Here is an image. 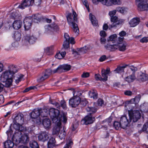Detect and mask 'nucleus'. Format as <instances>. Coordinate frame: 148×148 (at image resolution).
Instances as JSON below:
<instances>
[{"label": "nucleus", "mask_w": 148, "mask_h": 148, "mask_svg": "<svg viewBox=\"0 0 148 148\" xmlns=\"http://www.w3.org/2000/svg\"><path fill=\"white\" fill-rule=\"evenodd\" d=\"M129 119H127L126 116H122L120 119V123L121 125V127L125 129L128 126L132 119L134 122H136L141 117L140 114L138 110L133 111L132 110L128 111Z\"/></svg>", "instance_id": "nucleus-1"}, {"label": "nucleus", "mask_w": 148, "mask_h": 148, "mask_svg": "<svg viewBox=\"0 0 148 148\" xmlns=\"http://www.w3.org/2000/svg\"><path fill=\"white\" fill-rule=\"evenodd\" d=\"M49 115L53 122H56L60 121H63L64 123H66V114L62 112L60 114L58 110L54 108H51L49 109Z\"/></svg>", "instance_id": "nucleus-2"}, {"label": "nucleus", "mask_w": 148, "mask_h": 148, "mask_svg": "<svg viewBox=\"0 0 148 148\" xmlns=\"http://www.w3.org/2000/svg\"><path fill=\"white\" fill-rule=\"evenodd\" d=\"M77 15L75 11H73V14L69 13L66 16V18L69 25L71 26L73 32L77 35L79 34V30L77 24L75 22H77Z\"/></svg>", "instance_id": "nucleus-3"}, {"label": "nucleus", "mask_w": 148, "mask_h": 148, "mask_svg": "<svg viewBox=\"0 0 148 148\" xmlns=\"http://www.w3.org/2000/svg\"><path fill=\"white\" fill-rule=\"evenodd\" d=\"M41 1V0H24L18 8L24 9L25 7L32 5L33 3L36 5L39 6Z\"/></svg>", "instance_id": "nucleus-4"}, {"label": "nucleus", "mask_w": 148, "mask_h": 148, "mask_svg": "<svg viewBox=\"0 0 148 148\" xmlns=\"http://www.w3.org/2000/svg\"><path fill=\"white\" fill-rule=\"evenodd\" d=\"M81 103V99L78 96H73L69 100V105L72 108L77 107Z\"/></svg>", "instance_id": "nucleus-5"}, {"label": "nucleus", "mask_w": 148, "mask_h": 148, "mask_svg": "<svg viewBox=\"0 0 148 148\" xmlns=\"http://www.w3.org/2000/svg\"><path fill=\"white\" fill-rule=\"evenodd\" d=\"M52 73L51 69L46 70L45 72L43 73L38 78L37 80L39 82H41L48 78Z\"/></svg>", "instance_id": "nucleus-6"}, {"label": "nucleus", "mask_w": 148, "mask_h": 148, "mask_svg": "<svg viewBox=\"0 0 148 148\" xmlns=\"http://www.w3.org/2000/svg\"><path fill=\"white\" fill-rule=\"evenodd\" d=\"M136 3H138V9L140 11L148 10V4L142 0H136Z\"/></svg>", "instance_id": "nucleus-7"}, {"label": "nucleus", "mask_w": 148, "mask_h": 148, "mask_svg": "<svg viewBox=\"0 0 148 148\" xmlns=\"http://www.w3.org/2000/svg\"><path fill=\"white\" fill-rule=\"evenodd\" d=\"M95 120V118L94 117H92V115L89 114L82 120V122H83L84 124L88 125L93 123Z\"/></svg>", "instance_id": "nucleus-8"}, {"label": "nucleus", "mask_w": 148, "mask_h": 148, "mask_svg": "<svg viewBox=\"0 0 148 148\" xmlns=\"http://www.w3.org/2000/svg\"><path fill=\"white\" fill-rule=\"evenodd\" d=\"M32 21L31 17H26L24 20V27L25 30H29L31 27Z\"/></svg>", "instance_id": "nucleus-9"}, {"label": "nucleus", "mask_w": 148, "mask_h": 148, "mask_svg": "<svg viewBox=\"0 0 148 148\" xmlns=\"http://www.w3.org/2000/svg\"><path fill=\"white\" fill-rule=\"evenodd\" d=\"M37 40V38L34 37L33 36H27L25 37L24 42L25 43V45H27V43L28 42L30 44H33L35 43Z\"/></svg>", "instance_id": "nucleus-10"}, {"label": "nucleus", "mask_w": 148, "mask_h": 148, "mask_svg": "<svg viewBox=\"0 0 148 148\" xmlns=\"http://www.w3.org/2000/svg\"><path fill=\"white\" fill-rule=\"evenodd\" d=\"M61 121H58L56 122H53L55 123V125L53 127V129L52 134H58L61 127Z\"/></svg>", "instance_id": "nucleus-11"}, {"label": "nucleus", "mask_w": 148, "mask_h": 148, "mask_svg": "<svg viewBox=\"0 0 148 148\" xmlns=\"http://www.w3.org/2000/svg\"><path fill=\"white\" fill-rule=\"evenodd\" d=\"M39 140L44 142L49 139L48 134L46 132H43L39 134L38 136Z\"/></svg>", "instance_id": "nucleus-12"}, {"label": "nucleus", "mask_w": 148, "mask_h": 148, "mask_svg": "<svg viewBox=\"0 0 148 148\" xmlns=\"http://www.w3.org/2000/svg\"><path fill=\"white\" fill-rule=\"evenodd\" d=\"M45 32L46 33L49 32V31H53V30H57L58 29V27L56 24L53 23L45 26Z\"/></svg>", "instance_id": "nucleus-13"}, {"label": "nucleus", "mask_w": 148, "mask_h": 148, "mask_svg": "<svg viewBox=\"0 0 148 148\" xmlns=\"http://www.w3.org/2000/svg\"><path fill=\"white\" fill-rule=\"evenodd\" d=\"M111 21L113 23L110 25L111 28L116 27L117 25L121 24L122 21L119 20L118 18L116 16H112L111 17Z\"/></svg>", "instance_id": "nucleus-14"}, {"label": "nucleus", "mask_w": 148, "mask_h": 148, "mask_svg": "<svg viewBox=\"0 0 148 148\" xmlns=\"http://www.w3.org/2000/svg\"><path fill=\"white\" fill-rule=\"evenodd\" d=\"M65 39L63 44V47L64 49H66L69 47L70 37L67 33H65L64 35Z\"/></svg>", "instance_id": "nucleus-15"}, {"label": "nucleus", "mask_w": 148, "mask_h": 148, "mask_svg": "<svg viewBox=\"0 0 148 148\" xmlns=\"http://www.w3.org/2000/svg\"><path fill=\"white\" fill-rule=\"evenodd\" d=\"M12 77L10 72L7 70L2 74L1 80L2 81H6L8 79L12 78Z\"/></svg>", "instance_id": "nucleus-16"}, {"label": "nucleus", "mask_w": 148, "mask_h": 148, "mask_svg": "<svg viewBox=\"0 0 148 148\" xmlns=\"http://www.w3.org/2000/svg\"><path fill=\"white\" fill-rule=\"evenodd\" d=\"M42 123L45 129H48L51 128V122L49 119H44L42 121Z\"/></svg>", "instance_id": "nucleus-17"}, {"label": "nucleus", "mask_w": 148, "mask_h": 148, "mask_svg": "<svg viewBox=\"0 0 148 148\" xmlns=\"http://www.w3.org/2000/svg\"><path fill=\"white\" fill-rule=\"evenodd\" d=\"M14 122L22 124L24 122V119L23 114H18L15 117Z\"/></svg>", "instance_id": "nucleus-18"}, {"label": "nucleus", "mask_w": 148, "mask_h": 148, "mask_svg": "<svg viewBox=\"0 0 148 148\" xmlns=\"http://www.w3.org/2000/svg\"><path fill=\"white\" fill-rule=\"evenodd\" d=\"M140 19L139 18H134L129 22V24L131 27H134L139 24Z\"/></svg>", "instance_id": "nucleus-19"}, {"label": "nucleus", "mask_w": 148, "mask_h": 148, "mask_svg": "<svg viewBox=\"0 0 148 148\" xmlns=\"http://www.w3.org/2000/svg\"><path fill=\"white\" fill-rule=\"evenodd\" d=\"M31 18L32 21L35 23L40 22L43 19L42 16L38 14L32 15Z\"/></svg>", "instance_id": "nucleus-20"}, {"label": "nucleus", "mask_w": 148, "mask_h": 148, "mask_svg": "<svg viewBox=\"0 0 148 148\" xmlns=\"http://www.w3.org/2000/svg\"><path fill=\"white\" fill-rule=\"evenodd\" d=\"M40 109H34L31 113L30 116L32 119L37 118L40 116Z\"/></svg>", "instance_id": "nucleus-21"}, {"label": "nucleus", "mask_w": 148, "mask_h": 148, "mask_svg": "<svg viewBox=\"0 0 148 148\" xmlns=\"http://www.w3.org/2000/svg\"><path fill=\"white\" fill-rule=\"evenodd\" d=\"M110 69L109 68H107L106 70L104 69L102 70L101 75L104 81H106L107 80L108 76L107 75L110 73Z\"/></svg>", "instance_id": "nucleus-22"}, {"label": "nucleus", "mask_w": 148, "mask_h": 148, "mask_svg": "<svg viewBox=\"0 0 148 148\" xmlns=\"http://www.w3.org/2000/svg\"><path fill=\"white\" fill-rule=\"evenodd\" d=\"M7 70L12 76L14 74L18 71V69L16 66L13 65L10 66L8 67V69Z\"/></svg>", "instance_id": "nucleus-23"}, {"label": "nucleus", "mask_w": 148, "mask_h": 148, "mask_svg": "<svg viewBox=\"0 0 148 148\" xmlns=\"http://www.w3.org/2000/svg\"><path fill=\"white\" fill-rule=\"evenodd\" d=\"M117 45L118 46V48L119 51H124L126 49V47L127 46V44L126 42H123L121 43H119Z\"/></svg>", "instance_id": "nucleus-24"}, {"label": "nucleus", "mask_w": 148, "mask_h": 148, "mask_svg": "<svg viewBox=\"0 0 148 148\" xmlns=\"http://www.w3.org/2000/svg\"><path fill=\"white\" fill-rule=\"evenodd\" d=\"M29 140L28 136L24 134L19 139V142L20 143H22L25 144Z\"/></svg>", "instance_id": "nucleus-25"}, {"label": "nucleus", "mask_w": 148, "mask_h": 148, "mask_svg": "<svg viewBox=\"0 0 148 148\" xmlns=\"http://www.w3.org/2000/svg\"><path fill=\"white\" fill-rule=\"evenodd\" d=\"M105 47L108 50L114 51L118 49V46L116 45H112L108 44L106 46H105Z\"/></svg>", "instance_id": "nucleus-26"}, {"label": "nucleus", "mask_w": 148, "mask_h": 148, "mask_svg": "<svg viewBox=\"0 0 148 148\" xmlns=\"http://www.w3.org/2000/svg\"><path fill=\"white\" fill-rule=\"evenodd\" d=\"M22 25V23L20 20L15 21L13 25V28L15 29L20 28Z\"/></svg>", "instance_id": "nucleus-27"}, {"label": "nucleus", "mask_w": 148, "mask_h": 148, "mask_svg": "<svg viewBox=\"0 0 148 148\" xmlns=\"http://www.w3.org/2000/svg\"><path fill=\"white\" fill-rule=\"evenodd\" d=\"M89 96L91 98L96 99L97 98L98 95L96 90H92L89 92Z\"/></svg>", "instance_id": "nucleus-28"}, {"label": "nucleus", "mask_w": 148, "mask_h": 148, "mask_svg": "<svg viewBox=\"0 0 148 148\" xmlns=\"http://www.w3.org/2000/svg\"><path fill=\"white\" fill-rule=\"evenodd\" d=\"M135 78V74L133 73L130 75L126 77L125 79V80L128 82L130 83L133 82Z\"/></svg>", "instance_id": "nucleus-29"}, {"label": "nucleus", "mask_w": 148, "mask_h": 148, "mask_svg": "<svg viewBox=\"0 0 148 148\" xmlns=\"http://www.w3.org/2000/svg\"><path fill=\"white\" fill-rule=\"evenodd\" d=\"M89 16L90 19L93 25L94 26H97V21L95 16L90 13L89 14Z\"/></svg>", "instance_id": "nucleus-30"}, {"label": "nucleus", "mask_w": 148, "mask_h": 148, "mask_svg": "<svg viewBox=\"0 0 148 148\" xmlns=\"http://www.w3.org/2000/svg\"><path fill=\"white\" fill-rule=\"evenodd\" d=\"M4 145L5 148H12L14 144L10 140H8L4 143Z\"/></svg>", "instance_id": "nucleus-31"}, {"label": "nucleus", "mask_w": 148, "mask_h": 148, "mask_svg": "<svg viewBox=\"0 0 148 148\" xmlns=\"http://www.w3.org/2000/svg\"><path fill=\"white\" fill-rule=\"evenodd\" d=\"M56 140L54 138L51 137L50 138L48 143V146L51 148L53 147L55 145Z\"/></svg>", "instance_id": "nucleus-32"}, {"label": "nucleus", "mask_w": 148, "mask_h": 148, "mask_svg": "<svg viewBox=\"0 0 148 148\" xmlns=\"http://www.w3.org/2000/svg\"><path fill=\"white\" fill-rule=\"evenodd\" d=\"M90 49V47L89 46H85L84 47L81 48L77 49V50L78 51H79L80 53H81L82 54H84L86 53L87 51Z\"/></svg>", "instance_id": "nucleus-33"}, {"label": "nucleus", "mask_w": 148, "mask_h": 148, "mask_svg": "<svg viewBox=\"0 0 148 148\" xmlns=\"http://www.w3.org/2000/svg\"><path fill=\"white\" fill-rule=\"evenodd\" d=\"M53 46L47 47L45 49V52L48 55H51L53 54Z\"/></svg>", "instance_id": "nucleus-34"}, {"label": "nucleus", "mask_w": 148, "mask_h": 148, "mask_svg": "<svg viewBox=\"0 0 148 148\" xmlns=\"http://www.w3.org/2000/svg\"><path fill=\"white\" fill-rule=\"evenodd\" d=\"M13 127L16 130H18L19 131H21L23 130V127H22L21 124L15 122H14Z\"/></svg>", "instance_id": "nucleus-35"}, {"label": "nucleus", "mask_w": 148, "mask_h": 148, "mask_svg": "<svg viewBox=\"0 0 148 148\" xmlns=\"http://www.w3.org/2000/svg\"><path fill=\"white\" fill-rule=\"evenodd\" d=\"M116 10L121 13H124L126 12L127 10V8L124 7H118L116 8Z\"/></svg>", "instance_id": "nucleus-36"}, {"label": "nucleus", "mask_w": 148, "mask_h": 148, "mask_svg": "<svg viewBox=\"0 0 148 148\" xmlns=\"http://www.w3.org/2000/svg\"><path fill=\"white\" fill-rule=\"evenodd\" d=\"M21 34L18 31H16L14 32L13 36V37L16 41H19L21 38Z\"/></svg>", "instance_id": "nucleus-37"}, {"label": "nucleus", "mask_w": 148, "mask_h": 148, "mask_svg": "<svg viewBox=\"0 0 148 148\" xmlns=\"http://www.w3.org/2000/svg\"><path fill=\"white\" fill-rule=\"evenodd\" d=\"M125 66H119L115 70H114L113 72L115 73H120L124 72V69Z\"/></svg>", "instance_id": "nucleus-38"}, {"label": "nucleus", "mask_w": 148, "mask_h": 148, "mask_svg": "<svg viewBox=\"0 0 148 148\" xmlns=\"http://www.w3.org/2000/svg\"><path fill=\"white\" fill-rule=\"evenodd\" d=\"M103 5L107 6H112V2L111 0H99Z\"/></svg>", "instance_id": "nucleus-39"}, {"label": "nucleus", "mask_w": 148, "mask_h": 148, "mask_svg": "<svg viewBox=\"0 0 148 148\" xmlns=\"http://www.w3.org/2000/svg\"><path fill=\"white\" fill-rule=\"evenodd\" d=\"M86 110L88 112H90L89 114L90 115H92V114L95 113L97 110V108L95 107H88L86 108Z\"/></svg>", "instance_id": "nucleus-40"}, {"label": "nucleus", "mask_w": 148, "mask_h": 148, "mask_svg": "<svg viewBox=\"0 0 148 148\" xmlns=\"http://www.w3.org/2000/svg\"><path fill=\"white\" fill-rule=\"evenodd\" d=\"M3 82L5 83V86L7 87L10 86L12 85V78L8 79L6 81H2Z\"/></svg>", "instance_id": "nucleus-41"}, {"label": "nucleus", "mask_w": 148, "mask_h": 148, "mask_svg": "<svg viewBox=\"0 0 148 148\" xmlns=\"http://www.w3.org/2000/svg\"><path fill=\"white\" fill-rule=\"evenodd\" d=\"M141 35L137 36L135 37L136 39H138L139 40L140 42H141L144 43H146L148 41V37H144L141 39H140L141 38Z\"/></svg>", "instance_id": "nucleus-42"}, {"label": "nucleus", "mask_w": 148, "mask_h": 148, "mask_svg": "<svg viewBox=\"0 0 148 148\" xmlns=\"http://www.w3.org/2000/svg\"><path fill=\"white\" fill-rule=\"evenodd\" d=\"M64 71L62 65H60L56 69L52 71V73H61Z\"/></svg>", "instance_id": "nucleus-43"}, {"label": "nucleus", "mask_w": 148, "mask_h": 148, "mask_svg": "<svg viewBox=\"0 0 148 148\" xmlns=\"http://www.w3.org/2000/svg\"><path fill=\"white\" fill-rule=\"evenodd\" d=\"M40 116L43 117L46 116L48 115V112L47 111V110L45 109H40Z\"/></svg>", "instance_id": "nucleus-44"}, {"label": "nucleus", "mask_w": 148, "mask_h": 148, "mask_svg": "<svg viewBox=\"0 0 148 148\" xmlns=\"http://www.w3.org/2000/svg\"><path fill=\"white\" fill-rule=\"evenodd\" d=\"M30 147L32 148H38V145L37 143L35 141L31 142L29 143Z\"/></svg>", "instance_id": "nucleus-45"}, {"label": "nucleus", "mask_w": 148, "mask_h": 148, "mask_svg": "<svg viewBox=\"0 0 148 148\" xmlns=\"http://www.w3.org/2000/svg\"><path fill=\"white\" fill-rule=\"evenodd\" d=\"M113 125L116 130H119L121 127V125L120 122L117 121H115Z\"/></svg>", "instance_id": "nucleus-46"}, {"label": "nucleus", "mask_w": 148, "mask_h": 148, "mask_svg": "<svg viewBox=\"0 0 148 148\" xmlns=\"http://www.w3.org/2000/svg\"><path fill=\"white\" fill-rule=\"evenodd\" d=\"M66 134V133L65 130H63L61 131L59 137L61 139H64L65 137Z\"/></svg>", "instance_id": "nucleus-47"}, {"label": "nucleus", "mask_w": 148, "mask_h": 148, "mask_svg": "<svg viewBox=\"0 0 148 148\" xmlns=\"http://www.w3.org/2000/svg\"><path fill=\"white\" fill-rule=\"evenodd\" d=\"M19 16L18 12L16 11L12 13L11 14V17L14 19L18 18Z\"/></svg>", "instance_id": "nucleus-48"}, {"label": "nucleus", "mask_w": 148, "mask_h": 148, "mask_svg": "<svg viewBox=\"0 0 148 148\" xmlns=\"http://www.w3.org/2000/svg\"><path fill=\"white\" fill-rule=\"evenodd\" d=\"M60 106L64 109H67L66 102L64 100H62L60 102Z\"/></svg>", "instance_id": "nucleus-49"}, {"label": "nucleus", "mask_w": 148, "mask_h": 148, "mask_svg": "<svg viewBox=\"0 0 148 148\" xmlns=\"http://www.w3.org/2000/svg\"><path fill=\"white\" fill-rule=\"evenodd\" d=\"M140 100V99L139 97H136L135 98L131 99L130 101L132 103L136 104L138 103Z\"/></svg>", "instance_id": "nucleus-50"}, {"label": "nucleus", "mask_w": 148, "mask_h": 148, "mask_svg": "<svg viewBox=\"0 0 148 148\" xmlns=\"http://www.w3.org/2000/svg\"><path fill=\"white\" fill-rule=\"evenodd\" d=\"M63 71H69L70 69L71 66L68 64H63L62 65Z\"/></svg>", "instance_id": "nucleus-51"}, {"label": "nucleus", "mask_w": 148, "mask_h": 148, "mask_svg": "<svg viewBox=\"0 0 148 148\" xmlns=\"http://www.w3.org/2000/svg\"><path fill=\"white\" fill-rule=\"evenodd\" d=\"M117 35L116 34H113L110 36L109 39H108V41H114L117 38Z\"/></svg>", "instance_id": "nucleus-52"}, {"label": "nucleus", "mask_w": 148, "mask_h": 148, "mask_svg": "<svg viewBox=\"0 0 148 148\" xmlns=\"http://www.w3.org/2000/svg\"><path fill=\"white\" fill-rule=\"evenodd\" d=\"M73 144V142L71 140H69L68 143L66 144L63 148H71V145Z\"/></svg>", "instance_id": "nucleus-53"}, {"label": "nucleus", "mask_w": 148, "mask_h": 148, "mask_svg": "<svg viewBox=\"0 0 148 148\" xmlns=\"http://www.w3.org/2000/svg\"><path fill=\"white\" fill-rule=\"evenodd\" d=\"M112 5H120L121 4V2L120 0H111Z\"/></svg>", "instance_id": "nucleus-54"}, {"label": "nucleus", "mask_w": 148, "mask_h": 148, "mask_svg": "<svg viewBox=\"0 0 148 148\" xmlns=\"http://www.w3.org/2000/svg\"><path fill=\"white\" fill-rule=\"evenodd\" d=\"M82 92L81 91H76L75 92L73 91V96H78L79 97L82 95Z\"/></svg>", "instance_id": "nucleus-55"}, {"label": "nucleus", "mask_w": 148, "mask_h": 148, "mask_svg": "<svg viewBox=\"0 0 148 148\" xmlns=\"http://www.w3.org/2000/svg\"><path fill=\"white\" fill-rule=\"evenodd\" d=\"M95 78L97 80H103L104 81L103 79V78H102L101 77V76L99 74H96L95 75Z\"/></svg>", "instance_id": "nucleus-56"}, {"label": "nucleus", "mask_w": 148, "mask_h": 148, "mask_svg": "<svg viewBox=\"0 0 148 148\" xmlns=\"http://www.w3.org/2000/svg\"><path fill=\"white\" fill-rule=\"evenodd\" d=\"M98 105L99 106H102L104 104V101L103 100L101 99H99L97 101Z\"/></svg>", "instance_id": "nucleus-57"}, {"label": "nucleus", "mask_w": 148, "mask_h": 148, "mask_svg": "<svg viewBox=\"0 0 148 148\" xmlns=\"http://www.w3.org/2000/svg\"><path fill=\"white\" fill-rule=\"evenodd\" d=\"M140 79L142 81H144L148 79V77L144 74L142 75V77L140 78Z\"/></svg>", "instance_id": "nucleus-58"}, {"label": "nucleus", "mask_w": 148, "mask_h": 148, "mask_svg": "<svg viewBox=\"0 0 148 148\" xmlns=\"http://www.w3.org/2000/svg\"><path fill=\"white\" fill-rule=\"evenodd\" d=\"M142 130L143 131H147L148 134V123H146L144 124Z\"/></svg>", "instance_id": "nucleus-59"}, {"label": "nucleus", "mask_w": 148, "mask_h": 148, "mask_svg": "<svg viewBox=\"0 0 148 148\" xmlns=\"http://www.w3.org/2000/svg\"><path fill=\"white\" fill-rule=\"evenodd\" d=\"M89 76L90 74L88 72H84L81 75V77L84 78L88 77Z\"/></svg>", "instance_id": "nucleus-60"}, {"label": "nucleus", "mask_w": 148, "mask_h": 148, "mask_svg": "<svg viewBox=\"0 0 148 148\" xmlns=\"http://www.w3.org/2000/svg\"><path fill=\"white\" fill-rule=\"evenodd\" d=\"M23 75H19V77H18L17 79H15V82L16 84L18 83L20 81H21L22 79Z\"/></svg>", "instance_id": "nucleus-61"}, {"label": "nucleus", "mask_w": 148, "mask_h": 148, "mask_svg": "<svg viewBox=\"0 0 148 148\" xmlns=\"http://www.w3.org/2000/svg\"><path fill=\"white\" fill-rule=\"evenodd\" d=\"M82 2L85 5L88 10H89V7L87 3V1L86 0H82Z\"/></svg>", "instance_id": "nucleus-62"}, {"label": "nucleus", "mask_w": 148, "mask_h": 148, "mask_svg": "<svg viewBox=\"0 0 148 148\" xmlns=\"http://www.w3.org/2000/svg\"><path fill=\"white\" fill-rule=\"evenodd\" d=\"M116 11H117L116 10H115L111 11H110L109 12V14L111 17H112V16H114V15L115 14Z\"/></svg>", "instance_id": "nucleus-63"}, {"label": "nucleus", "mask_w": 148, "mask_h": 148, "mask_svg": "<svg viewBox=\"0 0 148 148\" xmlns=\"http://www.w3.org/2000/svg\"><path fill=\"white\" fill-rule=\"evenodd\" d=\"M55 57L56 58L59 59H61L63 58L60 52L57 53L55 56Z\"/></svg>", "instance_id": "nucleus-64"}]
</instances>
